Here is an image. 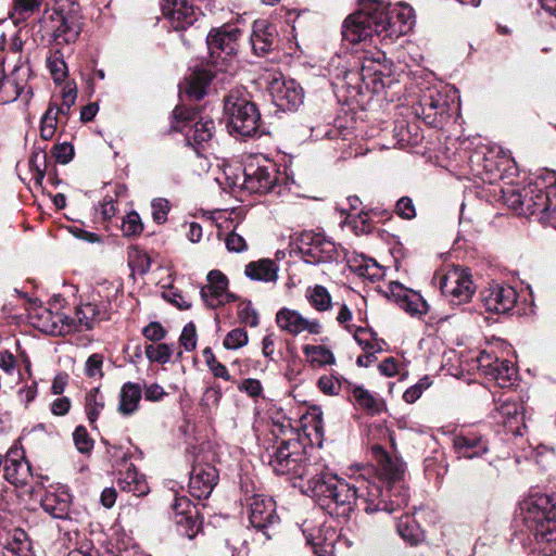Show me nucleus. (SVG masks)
I'll return each instance as SVG.
<instances>
[{"label": "nucleus", "instance_id": "10", "mask_svg": "<svg viewBox=\"0 0 556 556\" xmlns=\"http://www.w3.org/2000/svg\"><path fill=\"white\" fill-rule=\"evenodd\" d=\"M450 102L451 98L446 88L432 87L422 92L414 110L426 124L439 127L450 116Z\"/></svg>", "mask_w": 556, "mask_h": 556}, {"label": "nucleus", "instance_id": "1", "mask_svg": "<svg viewBox=\"0 0 556 556\" xmlns=\"http://www.w3.org/2000/svg\"><path fill=\"white\" fill-rule=\"evenodd\" d=\"M313 491L318 495V505L336 517H349L354 507L367 514L393 513L408 504V493L403 485L392 484L383 491L379 483L363 475L351 481L331 475L329 482L314 485Z\"/></svg>", "mask_w": 556, "mask_h": 556}, {"label": "nucleus", "instance_id": "34", "mask_svg": "<svg viewBox=\"0 0 556 556\" xmlns=\"http://www.w3.org/2000/svg\"><path fill=\"white\" fill-rule=\"evenodd\" d=\"M117 484L122 491L137 497L144 496L150 492L146 478L135 468H128L125 472H121Z\"/></svg>", "mask_w": 556, "mask_h": 556}, {"label": "nucleus", "instance_id": "27", "mask_svg": "<svg viewBox=\"0 0 556 556\" xmlns=\"http://www.w3.org/2000/svg\"><path fill=\"white\" fill-rule=\"evenodd\" d=\"M453 446L458 458L472 459L485 454L489 450L488 442L482 435L473 432L459 433L453 439Z\"/></svg>", "mask_w": 556, "mask_h": 556}, {"label": "nucleus", "instance_id": "15", "mask_svg": "<svg viewBox=\"0 0 556 556\" xmlns=\"http://www.w3.org/2000/svg\"><path fill=\"white\" fill-rule=\"evenodd\" d=\"M296 247L304 261L309 264L328 262L337 252L334 242L314 231L302 232L296 240Z\"/></svg>", "mask_w": 556, "mask_h": 556}, {"label": "nucleus", "instance_id": "28", "mask_svg": "<svg viewBox=\"0 0 556 556\" xmlns=\"http://www.w3.org/2000/svg\"><path fill=\"white\" fill-rule=\"evenodd\" d=\"M276 27L267 20H256L252 25L250 41L255 54L264 55L269 52L276 41Z\"/></svg>", "mask_w": 556, "mask_h": 556}, {"label": "nucleus", "instance_id": "61", "mask_svg": "<svg viewBox=\"0 0 556 556\" xmlns=\"http://www.w3.org/2000/svg\"><path fill=\"white\" fill-rule=\"evenodd\" d=\"M366 333H367V331L364 328L358 327L354 331V339L357 341V343L359 345L363 346V349L365 351L374 353V355H376V353H378V352H381L382 348H381L380 342H378V341L371 342L368 339L363 338V334H366Z\"/></svg>", "mask_w": 556, "mask_h": 556}, {"label": "nucleus", "instance_id": "19", "mask_svg": "<svg viewBox=\"0 0 556 556\" xmlns=\"http://www.w3.org/2000/svg\"><path fill=\"white\" fill-rule=\"evenodd\" d=\"M493 417L511 433L521 434L520 427L525 426V413L517 396H501L495 403Z\"/></svg>", "mask_w": 556, "mask_h": 556}, {"label": "nucleus", "instance_id": "43", "mask_svg": "<svg viewBox=\"0 0 556 556\" xmlns=\"http://www.w3.org/2000/svg\"><path fill=\"white\" fill-rule=\"evenodd\" d=\"M104 408V396L100 388H93L86 393L85 396V410L90 424L96 422L101 412Z\"/></svg>", "mask_w": 556, "mask_h": 556}, {"label": "nucleus", "instance_id": "50", "mask_svg": "<svg viewBox=\"0 0 556 556\" xmlns=\"http://www.w3.org/2000/svg\"><path fill=\"white\" fill-rule=\"evenodd\" d=\"M386 61V55L382 51H376L372 53V56H365L364 62L362 64V75L365 77L367 74H369L371 71L374 74H381L382 71V62Z\"/></svg>", "mask_w": 556, "mask_h": 556}, {"label": "nucleus", "instance_id": "18", "mask_svg": "<svg viewBox=\"0 0 556 556\" xmlns=\"http://www.w3.org/2000/svg\"><path fill=\"white\" fill-rule=\"evenodd\" d=\"M173 518L181 535L193 539L201 529L199 511L186 496H176L173 503Z\"/></svg>", "mask_w": 556, "mask_h": 556}, {"label": "nucleus", "instance_id": "62", "mask_svg": "<svg viewBox=\"0 0 556 556\" xmlns=\"http://www.w3.org/2000/svg\"><path fill=\"white\" fill-rule=\"evenodd\" d=\"M53 156L60 164H67L74 156V148L68 142H63L54 146Z\"/></svg>", "mask_w": 556, "mask_h": 556}, {"label": "nucleus", "instance_id": "41", "mask_svg": "<svg viewBox=\"0 0 556 556\" xmlns=\"http://www.w3.org/2000/svg\"><path fill=\"white\" fill-rule=\"evenodd\" d=\"M303 353L313 366H326L336 363L333 353L324 345L306 344L303 346Z\"/></svg>", "mask_w": 556, "mask_h": 556}, {"label": "nucleus", "instance_id": "6", "mask_svg": "<svg viewBox=\"0 0 556 556\" xmlns=\"http://www.w3.org/2000/svg\"><path fill=\"white\" fill-rule=\"evenodd\" d=\"M285 179V174L274 162L264 157H253L244 165L241 188L250 193L282 195L288 190L287 185L282 182Z\"/></svg>", "mask_w": 556, "mask_h": 556}, {"label": "nucleus", "instance_id": "42", "mask_svg": "<svg viewBox=\"0 0 556 556\" xmlns=\"http://www.w3.org/2000/svg\"><path fill=\"white\" fill-rule=\"evenodd\" d=\"M305 296L317 312H327L332 306L331 295L321 285L307 288Z\"/></svg>", "mask_w": 556, "mask_h": 556}, {"label": "nucleus", "instance_id": "52", "mask_svg": "<svg viewBox=\"0 0 556 556\" xmlns=\"http://www.w3.org/2000/svg\"><path fill=\"white\" fill-rule=\"evenodd\" d=\"M76 86L74 84L67 83L62 90V104L60 106L55 105V111H58V113L61 115H67L72 105L76 101Z\"/></svg>", "mask_w": 556, "mask_h": 556}, {"label": "nucleus", "instance_id": "9", "mask_svg": "<svg viewBox=\"0 0 556 556\" xmlns=\"http://www.w3.org/2000/svg\"><path fill=\"white\" fill-rule=\"evenodd\" d=\"M198 112L182 105L175 108L173 112V129L185 134L188 146L192 147L197 153L199 148L208 142L215 131V123L212 118L201 117L197 119Z\"/></svg>", "mask_w": 556, "mask_h": 556}, {"label": "nucleus", "instance_id": "59", "mask_svg": "<svg viewBox=\"0 0 556 556\" xmlns=\"http://www.w3.org/2000/svg\"><path fill=\"white\" fill-rule=\"evenodd\" d=\"M317 386L326 395H336L341 389L340 381L333 376H321L317 381Z\"/></svg>", "mask_w": 556, "mask_h": 556}, {"label": "nucleus", "instance_id": "37", "mask_svg": "<svg viewBox=\"0 0 556 556\" xmlns=\"http://www.w3.org/2000/svg\"><path fill=\"white\" fill-rule=\"evenodd\" d=\"M18 70L15 68L9 76L0 67V103L7 104L15 101L24 89V85L16 78Z\"/></svg>", "mask_w": 556, "mask_h": 556}, {"label": "nucleus", "instance_id": "39", "mask_svg": "<svg viewBox=\"0 0 556 556\" xmlns=\"http://www.w3.org/2000/svg\"><path fill=\"white\" fill-rule=\"evenodd\" d=\"M350 267L358 276L371 281L379 280L384 275L382 267L375 260L365 256L350 261Z\"/></svg>", "mask_w": 556, "mask_h": 556}, {"label": "nucleus", "instance_id": "44", "mask_svg": "<svg viewBox=\"0 0 556 556\" xmlns=\"http://www.w3.org/2000/svg\"><path fill=\"white\" fill-rule=\"evenodd\" d=\"M362 9L365 12H370L372 15H380V12L386 15H396L397 13H402L404 10H409L412 12V9L408 7H402V8H390L386 5L382 0H361ZM410 21H413V16L410 15Z\"/></svg>", "mask_w": 556, "mask_h": 556}, {"label": "nucleus", "instance_id": "30", "mask_svg": "<svg viewBox=\"0 0 556 556\" xmlns=\"http://www.w3.org/2000/svg\"><path fill=\"white\" fill-rule=\"evenodd\" d=\"M308 528H303L302 532L306 538L307 544L313 547L317 556H334L337 532L330 528H323L317 530V534L307 533Z\"/></svg>", "mask_w": 556, "mask_h": 556}, {"label": "nucleus", "instance_id": "64", "mask_svg": "<svg viewBox=\"0 0 556 556\" xmlns=\"http://www.w3.org/2000/svg\"><path fill=\"white\" fill-rule=\"evenodd\" d=\"M142 334L150 341H161L165 338L166 330L160 323L151 321L143 328Z\"/></svg>", "mask_w": 556, "mask_h": 556}, {"label": "nucleus", "instance_id": "49", "mask_svg": "<svg viewBox=\"0 0 556 556\" xmlns=\"http://www.w3.org/2000/svg\"><path fill=\"white\" fill-rule=\"evenodd\" d=\"M249 337L244 329L236 328L227 333L224 339V346L228 350H237L248 344Z\"/></svg>", "mask_w": 556, "mask_h": 556}, {"label": "nucleus", "instance_id": "8", "mask_svg": "<svg viewBox=\"0 0 556 556\" xmlns=\"http://www.w3.org/2000/svg\"><path fill=\"white\" fill-rule=\"evenodd\" d=\"M83 26V16L79 9L72 5L68 10H54L47 12L43 17V27L51 37V42L55 47L74 43Z\"/></svg>", "mask_w": 556, "mask_h": 556}, {"label": "nucleus", "instance_id": "63", "mask_svg": "<svg viewBox=\"0 0 556 556\" xmlns=\"http://www.w3.org/2000/svg\"><path fill=\"white\" fill-rule=\"evenodd\" d=\"M429 384L430 383L427 377L421 379L420 382L412 386L404 392V401L409 404L415 403L421 396L424 390L429 387Z\"/></svg>", "mask_w": 556, "mask_h": 556}, {"label": "nucleus", "instance_id": "32", "mask_svg": "<svg viewBox=\"0 0 556 556\" xmlns=\"http://www.w3.org/2000/svg\"><path fill=\"white\" fill-rule=\"evenodd\" d=\"M351 393L354 405L369 415H378L384 408L383 400L372 394L362 386H353Z\"/></svg>", "mask_w": 556, "mask_h": 556}, {"label": "nucleus", "instance_id": "38", "mask_svg": "<svg viewBox=\"0 0 556 556\" xmlns=\"http://www.w3.org/2000/svg\"><path fill=\"white\" fill-rule=\"evenodd\" d=\"M396 530L400 536L410 545H417L424 540V531L416 520L409 515H405L400 518L396 525Z\"/></svg>", "mask_w": 556, "mask_h": 556}, {"label": "nucleus", "instance_id": "25", "mask_svg": "<svg viewBox=\"0 0 556 556\" xmlns=\"http://www.w3.org/2000/svg\"><path fill=\"white\" fill-rule=\"evenodd\" d=\"M161 9L175 29H185L194 22V11L187 0H162Z\"/></svg>", "mask_w": 556, "mask_h": 556}, {"label": "nucleus", "instance_id": "11", "mask_svg": "<svg viewBox=\"0 0 556 556\" xmlns=\"http://www.w3.org/2000/svg\"><path fill=\"white\" fill-rule=\"evenodd\" d=\"M248 518L253 528L270 539L268 530L279 523L275 501L263 494H253L244 498Z\"/></svg>", "mask_w": 556, "mask_h": 556}, {"label": "nucleus", "instance_id": "7", "mask_svg": "<svg viewBox=\"0 0 556 556\" xmlns=\"http://www.w3.org/2000/svg\"><path fill=\"white\" fill-rule=\"evenodd\" d=\"M227 129L232 136L252 137L257 134L261 114L256 105L239 91L230 92L224 100Z\"/></svg>", "mask_w": 556, "mask_h": 556}, {"label": "nucleus", "instance_id": "33", "mask_svg": "<svg viewBox=\"0 0 556 556\" xmlns=\"http://www.w3.org/2000/svg\"><path fill=\"white\" fill-rule=\"evenodd\" d=\"M2 556H31V546L27 534L22 529H14L5 542H0Z\"/></svg>", "mask_w": 556, "mask_h": 556}, {"label": "nucleus", "instance_id": "36", "mask_svg": "<svg viewBox=\"0 0 556 556\" xmlns=\"http://www.w3.org/2000/svg\"><path fill=\"white\" fill-rule=\"evenodd\" d=\"M278 265L275 261L264 258L245 266V275L252 280L275 282L278 278Z\"/></svg>", "mask_w": 556, "mask_h": 556}, {"label": "nucleus", "instance_id": "22", "mask_svg": "<svg viewBox=\"0 0 556 556\" xmlns=\"http://www.w3.org/2000/svg\"><path fill=\"white\" fill-rule=\"evenodd\" d=\"M3 473L7 481L16 486L26 485L31 478L30 465L22 446L13 445L4 457Z\"/></svg>", "mask_w": 556, "mask_h": 556}, {"label": "nucleus", "instance_id": "24", "mask_svg": "<svg viewBox=\"0 0 556 556\" xmlns=\"http://www.w3.org/2000/svg\"><path fill=\"white\" fill-rule=\"evenodd\" d=\"M374 459L377 462L380 475L389 485H400L405 472V465L396 456H391L382 446L374 445L371 447Z\"/></svg>", "mask_w": 556, "mask_h": 556}, {"label": "nucleus", "instance_id": "40", "mask_svg": "<svg viewBox=\"0 0 556 556\" xmlns=\"http://www.w3.org/2000/svg\"><path fill=\"white\" fill-rule=\"evenodd\" d=\"M212 79L213 75L210 71L201 70L192 73L190 78L187 80V93L197 100L202 99L205 96L206 88Z\"/></svg>", "mask_w": 556, "mask_h": 556}, {"label": "nucleus", "instance_id": "45", "mask_svg": "<svg viewBox=\"0 0 556 556\" xmlns=\"http://www.w3.org/2000/svg\"><path fill=\"white\" fill-rule=\"evenodd\" d=\"M173 350L167 343L149 344L146 346V356L150 362L166 364L170 361Z\"/></svg>", "mask_w": 556, "mask_h": 556}, {"label": "nucleus", "instance_id": "60", "mask_svg": "<svg viewBox=\"0 0 556 556\" xmlns=\"http://www.w3.org/2000/svg\"><path fill=\"white\" fill-rule=\"evenodd\" d=\"M396 214L404 219H413L416 216L415 205L408 197H402L395 205Z\"/></svg>", "mask_w": 556, "mask_h": 556}, {"label": "nucleus", "instance_id": "23", "mask_svg": "<svg viewBox=\"0 0 556 556\" xmlns=\"http://www.w3.org/2000/svg\"><path fill=\"white\" fill-rule=\"evenodd\" d=\"M218 480V472L211 464L195 463L189 479V492L198 498H206L212 493Z\"/></svg>", "mask_w": 556, "mask_h": 556}, {"label": "nucleus", "instance_id": "47", "mask_svg": "<svg viewBox=\"0 0 556 556\" xmlns=\"http://www.w3.org/2000/svg\"><path fill=\"white\" fill-rule=\"evenodd\" d=\"M516 375V369L514 365L507 361L497 359V364L494 366V372L491 378L496 380L498 384H505L510 381L513 377Z\"/></svg>", "mask_w": 556, "mask_h": 556}, {"label": "nucleus", "instance_id": "48", "mask_svg": "<svg viewBox=\"0 0 556 556\" xmlns=\"http://www.w3.org/2000/svg\"><path fill=\"white\" fill-rule=\"evenodd\" d=\"M73 440L76 448L81 454H88L93 448V440L90 438L85 427L78 426L74 433Z\"/></svg>", "mask_w": 556, "mask_h": 556}, {"label": "nucleus", "instance_id": "31", "mask_svg": "<svg viewBox=\"0 0 556 556\" xmlns=\"http://www.w3.org/2000/svg\"><path fill=\"white\" fill-rule=\"evenodd\" d=\"M106 306L94 303H86L76 308L75 318H72L77 325V330L83 328L91 329L96 321L106 318Z\"/></svg>", "mask_w": 556, "mask_h": 556}, {"label": "nucleus", "instance_id": "55", "mask_svg": "<svg viewBox=\"0 0 556 556\" xmlns=\"http://www.w3.org/2000/svg\"><path fill=\"white\" fill-rule=\"evenodd\" d=\"M169 202L164 198H156L151 202L152 217L157 224H163L167 220L169 212Z\"/></svg>", "mask_w": 556, "mask_h": 556}, {"label": "nucleus", "instance_id": "5", "mask_svg": "<svg viewBox=\"0 0 556 556\" xmlns=\"http://www.w3.org/2000/svg\"><path fill=\"white\" fill-rule=\"evenodd\" d=\"M521 510L538 542L556 543V495L532 494Z\"/></svg>", "mask_w": 556, "mask_h": 556}, {"label": "nucleus", "instance_id": "4", "mask_svg": "<svg viewBox=\"0 0 556 556\" xmlns=\"http://www.w3.org/2000/svg\"><path fill=\"white\" fill-rule=\"evenodd\" d=\"M556 194V173L546 172L531 177L526 186L504 193L506 204L517 214L534 216L548 211Z\"/></svg>", "mask_w": 556, "mask_h": 556}, {"label": "nucleus", "instance_id": "13", "mask_svg": "<svg viewBox=\"0 0 556 556\" xmlns=\"http://www.w3.org/2000/svg\"><path fill=\"white\" fill-rule=\"evenodd\" d=\"M28 319L33 327L52 336H66L77 330V325L68 316L42 305L31 307Z\"/></svg>", "mask_w": 556, "mask_h": 556}, {"label": "nucleus", "instance_id": "35", "mask_svg": "<svg viewBox=\"0 0 556 556\" xmlns=\"http://www.w3.org/2000/svg\"><path fill=\"white\" fill-rule=\"evenodd\" d=\"M142 397V389L140 384L135 382H126L121 388L118 412L124 416L134 414Z\"/></svg>", "mask_w": 556, "mask_h": 556}, {"label": "nucleus", "instance_id": "54", "mask_svg": "<svg viewBox=\"0 0 556 556\" xmlns=\"http://www.w3.org/2000/svg\"><path fill=\"white\" fill-rule=\"evenodd\" d=\"M498 357L493 353L481 351L476 358L477 368L485 376L491 377L494 372V366L497 364Z\"/></svg>", "mask_w": 556, "mask_h": 556}, {"label": "nucleus", "instance_id": "58", "mask_svg": "<svg viewBox=\"0 0 556 556\" xmlns=\"http://www.w3.org/2000/svg\"><path fill=\"white\" fill-rule=\"evenodd\" d=\"M180 344L185 348L186 351L190 352L197 346V330L193 323L187 324L180 334L179 338Z\"/></svg>", "mask_w": 556, "mask_h": 556}, {"label": "nucleus", "instance_id": "26", "mask_svg": "<svg viewBox=\"0 0 556 556\" xmlns=\"http://www.w3.org/2000/svg\"><path fill=\"white\" fill-rule=\"evenodd\" d=\"M390 290L399 306L412 316H422L428 312V304L422 296L405 289L400 282H391Z\"/></svg>", "mask_w": 556, "mask_h": 556}, {"label": "nucleus", "instance_id": "21", "mask_svg": "<svg viewBox=\"0 0 556 556\" xmlns=\"http://www.w3.org/2000/svg\"><path fill=\"white\" fill-rule=\"evenodd\" d=\"M203 302L211 308L233 302L236 296L228 292V279L219 270L214 269L207 274V285L200 291Z\"/></svg>", "mask_w": 556, "mask_h": 556}, {"label": "nucleus", "instance_id": "51", "mask_svg": "<svg viewBox=\"0 0 556 556\" xmlns=\"http://www.w3.org/2000/svg\"><path fill=\"white\" fill-rule=\"evenodd\" d=\"M143 230L141 218L137 212H130L122 223V231L125 236H137Z\"/></svg>", "mask_w": 556, "mask_h": 556}, {"label": "nucleus", "instance_id": "56", "mask_svg": "<svg viewBox=\"0 0 556 556\" xmlns=\"http://www.w3.org/2000/svg\"><path fill=\"white\" fill-rule=\"evenodd\" d=\"M238 317L240 321L247 326L256 327L258 325V314L251 302L243 303L239 306Z\"/></svg>", "mask_w": 556, "mask_h": 556}, {"label": "nucleus", "instance_id": "57", "mask_svg": "<svg viewBox=\"0 0 556 556\" xmlns=\"http://www.w3.org/2000/svg\"><path fill=\"white\" fill-rule=\"evenodd\" d=\"M102 365H103V356L101 354L94 353L88 357L85 364V374L89 378L99 377L101 378L103 376L102 372Z\"/></svg>", "mask_w": 556, "mask_h": 556}, {"label": "nucleus", "instance_id": "12", "mask_svg": "<svg viewBox=\"0 0 556 556\" xmlns=\"http://www.w3.org/2000/svg\"><path fill=\"white\" fill-rule=\"evenodd\" d=\"M241 30L236 26L224 25L212 29L206 37L212 62L222 65L228 58L235 55L238 51Z\"/></svg>", "mask_w": 556, "mask_h": 556}, {"label": "nucleus", "instance_id": "29", "mask_svg": "<svg viewBox=\"0 0 556 556\" xmlns=\"http://www.w3.org/2000/svg\"><path fill=\"white\" fill-rule=\"evenodd\" d=\"M42 509L53 518L64 519L67 517L71 505V494L64 488L49 490L41 498Z\"/></svg>", "mask_w": 556, "mask_h": 556}, {"label": "nucleus", "instance_id": "14", "mask_svg": "<svg viewBox=\"0 0 556 556\" xmlns=\"http://www.w3.org/2000/svg\"><path fill=\"white\" fill-rule=\"evenodd\" d=\"M440 289L454 305L467 303L475 292L469 270L458 266L452 267L442 276Z\"/></svg>", "mask_w": 556, "mask_h": 556}, {"label": "nucleus", "instance_id": "53", "mask_svg": "<svg viewBox=\"0 0 556 556\" xmlns=\"http://www.w3.org/2000/svg\"><path fill=\"white\" fill-rule=\"evenodd\" d=\"M222 399V389L218 384L208 387L201 399V405L208 412L217 408Z\"/></svg>", "mask_w": 556, "mask_h": 556}, {"label": "nucleus", "instance_id": "2", "mask_svg": "<svg viewBox=\"0 0 556 556\" xmlns=\"http://www.w3.org/2000/svg\"><path fill=\"white\" fill-rule=\"evenodd\" d=\"M268 464L277 475L288 476L290 480H299L302 492L318 504V495L314 485L329 482L331 473L320 463H312L299 440H283L268 455Z\"/></svg>", "mask_w": 556, "mask_h": 556}, {"label": "nucleus", "instance_id": "20", "mask_svg": "<svg viewBox=\"0 0 556 556\" xmlns=\"http://www.w3.org/2000/svg\"><path fill=\"white\" fill-rule=\"evenodd\" d=\"M276 323L278 327L292 336L302 332L309 334H320L323 326L318 319H308L300 312L288 307H282L276 314Z\"/></svg>", "mask_w": 556, "mask_h": 556}, {"label": "nucleus", "instance_id": "17", "mask_svg": "<svg viewBox=\"0 0 556 556\" xmlns=\"http://www.w3.org/2000/svg\"><path fill=\"white\" fill-rule=\"evenodd\" d=\"M480 298L488 312L505 314L514 308L518 293L511 286L494 283L484 288Z\"/></svg>", "mask_w": 556, "mask_h": 556}, {"label": "nucleus", "instance_id": "3", "mask_svg": "<svg viewBox=\"0 0 556 556\" xmlns=\"http://www.w3.org/2000/svg\"><path fill=\"white\" fill-rule=\"evenodd\" d=\"M414 21H410V11L404 10L396 15H372L370 12L359 10L349 15L342 25V37L345 41L356 45L374 36L381 42L391 43L401 36L407 34Z\"/></svg>", "mask_w": 556, "mask_h": 556}, {"label": "nucleus", "instance_id": "16", "mask_svg": "<svg viewBox=\"0 0 556 556\" xmlns=\"http://www.w3.org/2000/svg\"><path fill=\"white\" fill-rule=\"evenodd\" d=\"M269 92L274 104L281 111L296 110L303 103V89L293 79H273Z\"/></svg>", "mask_w": 556, "mask_h": 556}, {"label": "nucleus", "instance_id": "46", "mask_svg": "<svg viewBox=\"0 0 556 556\" xmlns=\"http://www.w3.org/2000/svg\"><path fill=\"white\" fill-rule=\"evenodd\" d=\"M50 74L55 83H62L67 76V66L63 54L56 50L47 61Z\"/></svg>", "mask_w": 556, "mask_h": 556}]
</instances>
